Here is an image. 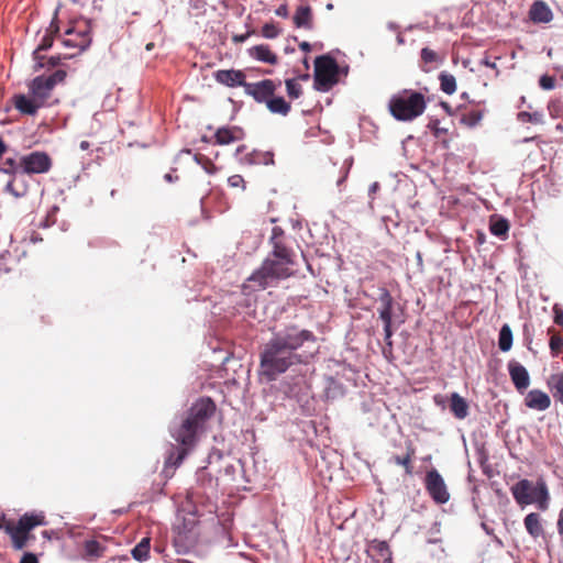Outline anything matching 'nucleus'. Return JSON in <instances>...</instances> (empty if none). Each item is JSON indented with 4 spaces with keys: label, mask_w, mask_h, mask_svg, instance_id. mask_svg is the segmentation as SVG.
Instances as JSON below:
<instances>
[{
    "label": "nucleus",
    "mask_w": 563,
    "mask_h": 563,
    "mask_svg": "<svg viewBox=\"0 0 563 563\" xmlns=\"http://www.w3.org/2000/svg\"><path fill=\"white\" fill-rule=\"evenodd\" d=\"M308 388L307 382L303 376L291 377L280 383V390L288 398L299 399Z\"/></svg>",
    "instance_id": "18"
},
{
    "label": "nucleus",
    "mask_w": 563,
    "mask_h": 563,
    "mask_svg": "<svg viewBox=\"0 0 563 563\" xmlns=\"http://www.w3.org/2000/svg\"><path fill=\"white\" fill-rule=\"evenodd\" d=\"M242 162L247 164H274V155L271 152H258L253 151L249 153L244 158H241Z\"/></svg>",
    "instance_id": "32"
},
{
    "label": "nucleus",
    "mask_w": 563,
    "mask_h": 563,
    "mask_svg": "<svg viewBox=\"0 0 563 563\" xmlns=\"http://www.w3.org/2000/svg\"><path fill=\"white\" fill-rule=\"evenodd\" d=\"M440 398H441L440 396H434L435 404H440Z\"/></svg>",
    "instance_id": "62"
},
{
    "label": "nucleus",
    "mask_w": 563,
    "mask_h": 563,
    "mask_svg": "<svg viewBox=\"0 0 563 563\" xmlns=\"http://www.w3.org/2000/svg\"><path fill=\"white\" fill-rule=\"evenodd\" d=\"M151 541L148 538H143L132 550V556L136 561H145L150 554Z\"/></svg>",
    "instance_id": "34"
},
{
    "label": "nucleus",
    "mask_w": 563,
    "mask_h": 563,
    "mask_svg": "<svg viewBox=\"0 0 563 563\" xmlns=\"http://www.w3.org/2000/svg\"><path fill=\"white\" fill-rule=\"evenodd\" d=\"M20 166L22 174H45L51 170L53 162L46 152L35 151L21 156Z\"/></svg>",
    "instance_id": "13"
},
{
    "label": "nucleus",
    "mask_w": 563,
    "mask_h": 563,
    "mask_svg": "<svg viewBox=\"0 0 563 563\" xmlns=\"http://www.w3.org/2000/svg\"><path fill=\"white\" fill-rule=\"evenodd\" d=\"M59 27L58 24L53 20L51 22L49 27L47 29L45 35L43 36L41 43L38 44L37 48L33 52V59L35 60V70H38L41 68L45 67L44 59L45 57L41 55L42 51H47L52 47L54 42V35L58 33Z\"/></svg>",
    "instance_id": "15"
},
{
    "label": "nucleus",
    "mask_w": 563,
    "mask_h": 563,
    "mask_svg": "<svg viewBox=\"0 0 563 563\" xmlns=\"http://www.w3.org/2000/svg\"><path fill=\"white\" fill-rule=\"evenodd\" d=\"M523 522L528 533L532 538L537 539L543 534V527L539 514L531 512L527 515Z\"/></svg>",
    "instance_id": "29"
},
{
    "label": "nucleus",
    "mask_w": 563,
    "mask_h": 563,
    "mask_svg": "<svg viewBox=\"0 0 563 563\" xmlns=\"http://www.w3.org/2000/svg\"><path fill=\"white\" fill-rule=\"evenodd\" d=\"M292 20L298 29L312 30L313 27V14L309 5L298 7Z\"/></svg>",
    "instance_id": "26"
},
{
    "label": "nucleus",
    "mask_w": 563,
    "mask_h": 563,
    "mask_svg": "<svg viewBox=\"0 0 563 563\" xmlns=\"http://www.w3.org/2000/svg\"><path fill=\"white\" fill-rule=\"evenodd\" d=\"M228 184L231 188H239L245 190L246 183L241 175H232L228 178Z\"/></svg>",
    "instance_id": "44"
},
{
    "label": "nucleus",
    "mask_w": 563,
    "mask_h": 563,
    "mask_svg": "<svg viewBox=\"0 0 563 563\" xmlns=\"http://www.w3.org/2000/svg\"><path fill=\"white\" fill-rule=\"evenodd\" d=\"M525 405L530 409L543 411L551 406V399L547 393L540 389H532L527 394Z\"/></svg>",
    "instance_id": "20"
},
{
    "label": "nucleus",
    "mask_w": 563,
    "mask_h": 563,
    "mask_svg": "<svg viewBox=\"0 0 563 563\" xmlns=\"http://www.w3.org/2000/svg\"><path fill=\"white\" fill-rule=\"evenodd\" d=\"M555 317H556V318L563 317V312H562V311H560V312H559V311H556V312H555Z\"/></svg>",
    "instance_id": "61"
},
{
    "label": "nucleus",
    "mask_w": 563,
    "mask_h": 563,
    "mask_svg": "<svg viewBox=\"0 0 563 563\" xmlns=\"http://www.w3.org/2000/svg\"><path fill=\"white\" fill-rule=\"evenodd\" d=\"M440 88L446 95H452L456 91V79L453 75L441 73L439 75Z\"/></svg>",
    "instance_id": "35"
},
{
    "label": "nucleus",
    "mask_w": 563,
    "mask_h": 563,
    "mask_svg": "<svg viewBox=\"0 0 563 563\" xmlns=\"http://www.w3.org/2000/svg\"><path fill=\"white\" fill-rule=\"evenodd\" d=\"M481 64H482V65H484V66H486V67H489V68H492V69H495V70L498 73V68H497L496 63L490 62L487 57H485L484 59H482Z\"/></svg>",
    "instance_id": "50"
},
{
    "label": "nucleus",
    "mask_w": 563,
    "mask_h": 563,
    "mask_svg": "<svg viewBox=\"0 0 563 563\" xmlns=\"http://www.w3.org/2000/svg\"><path fill=\"white\" fill-rule=\"evenodd\" d=\"M508 231H509V223L506 219L500 218L490 223V232H492V234H494L496 236L505 238L507 235Z\"/></svg>",
    "instance_id": "37"
},
{
    "label": "nucleus",
    "mask_w": 563,
    "mask_h": 563,
    "mask_svg": "<svg viewBox=\"0 0 563 563\" xmlns=\"http://www.w3.org/2000/svg\"><path fill=\"white\" fill-rule=\"evenodd\" d=\"M508 372L512 384L519 393L526 390L530 385V376L527 368L516 361L508 363Z\"/></svg>",
    "instance_id": "16"
},
{
    "label": "nucleus",
    "mask_w": 563,
    "mask_h": 563,
    "mask_svg": "<svg viewBox=\"0 0 563 563\" xmlns=\"http://www.w3.org/2000/svg\"><path fill=\"white\" fill-rule=\"evenodd\" d=\"M539 85L544 90H552L555 87V78L549 75H543L539 79Z\"/></svg>",
    "instance_id": "46"
},
{
    "label": "nucleus",
    "mask_w": 563,
    "mask_h": 563,
    "mask_svg": "<svg viewBox=\"0 0 563 563\" xmlns=\"http://www.w3.org/2000/svg\"><path fill=\"white\" fill-rule=\"evenodd\" d=\"M560 533H563V517L561 516L558 522Z\"/></svg>",
    "instance_id": "56"
},
{
    "label": "nucleus",
    "mask_w": 563,
    "mask_h": 563,
    "mask_svg": "<svg viewBox=\"0 0 563 563\" xmlns=\"http://www.w3.org/2000/svg\"><path fill=\"white\" fill-rule=\"evenodd\" d=\"M555 323H558L559 325L563 327V319L561 318H558V319H554Z\"/></svg>",
    "instance_id": "60"
},
{
    "label": "nucleus",
    "mask_w": 563,
    "mask_h": 563,
    "mask_svg": "<svg viewBox=\"0 0 563 563\" xmlns=\"http://www.w3.org/2000/svg\"><path fill=\"white\" fill-rule=\"evenodd\" d=\"M46 525V516L42 510L25 512L18 521L8 519L4 514L0 515V531H4L10 537L11 545L16 551L23 550L30 541L35 540V536L32 534L33 529Z\"/></svg>",
    "instance_id": "3"
},
{
    "label": "nucleus",
    "mask_w": 563,
    "mask_h": 563,
    "mask_svg": "<svg viewBox=\"0 0 563 563\" xmlns=\"http://www.w3.org/2000/svg\"><path fill=\"white\" fill-rule=\"evenodd\" d=\"M0 172L10 175L13 177L21 173L20 159L15 161L14 158H5L3 164L0 166Z\"/></svg>",
    "instance_id": "38"
},
{
    "label": "nucleus",
    "mask_w": 563,
    "mask_h": 563,
    "mask_svg": "<svg viewBox=\"0 0 563 563\" xmlns=\"http://www.w3.org/2000/svg\"><path fill=\"white\" fill-rule=\"evenodd\" d=\"M384 320H385L384 330H385L386 336L389 338L391 335V331H390L391 319L387 318V319H384Z\"/></svg>",
    "instance_id": "51"
},
{
    "label": "nucleus",
    "mask_w": 563,
    "mask_h": 563,
    "mask_svg": "<svg viewBox=\"0 0 563 563\" xmlns=\"http://www.w3.org/2000/svg\"><path fill=\"white\" fill-rule=\"evenodd\" d=\"M22 172L11 177L4 186L3 191L11 195L15 199L24 198L30 191V184Z\"/></svg>",
    "instance_id": "17"
},
{
    "label": "nucleus",
    "mask_w": 563,
    "mask_h": 563,
    "mask_svg": "<svg viewBox=\"0 0 563 563\" xmlns=\"http://www.w3.org/2000/svg\"><path fill=\"white\" fill-rule=\"evenodd\" d=\"M529 18L533 23H549L553 19V13L544 1L537 0L530 7Z\"/></svg>",
    "instance_id": "21"
},
{
    "label": "nucleus",
    "mask_w": 563,
    "mask_h": 563,
    "mask_svg": "<svg viewBox=\"0 0 563 563\" xmlns=\"http://www.w3.org/2000/svg\"><path fill=\"white\" fill-rule=\"evenodd\" d=\"M253 33H254V30H252V31H247V32H246V33H244V34L234 35V36L232 37V40H233V42H234V43H243V42H244V41H246V40L251 36V34H253Z\"/></svg>",
    "instance_id": "48"
},
{
    "label": "nucleus",
    "mask_w": 563,
    "mask_h": 563,
    "mask_svg": "<svg viewBox=\"0 0 563 563\" xmlns=\"http://www.w3.org/2000/svg\"><path fill=\"white\" fill-rule=\"evenodd\" d=\"M216 404L209 397L199 398L181 416L170 429V437L177 445L169 444L165 457V466H179L190 451L195 449L200 437L205 433L210 418L214 415Z\"/></svg>",
    "instance_id": "2"
},
{
    "label": "nucleus",
    "mask_w": 563,
    "mask_h": 563,
    "mask_svg": "<svg viewBox=\"0 0 563 563\" xmlns=\"http://www.w3.org/2000/svg\"><path fill=\"white\" fill-rule=\"evenodd\" d=\"M423 484L427 493L435 504L443 505L450 500V492L438 470L431 468L427 471Z\"/></svg>",
    "instance_id": "12"
},
{
    "label": "nucleus",
    "mask_w": 563,
    "mask_h": 563,
    "mask_svg": "<svg viewBox=\"0 0 563 563\" xmlns=\"http://www.w3.org/2000/svg\"><path fill=\"white\" fill-rule=\"evenodd\" d=\"M498 346L503 352L509 351L512 346V332L508 324H504L500 329Z\"/></svg>",
    "instance_id": "33"
},
{
    "label": "nucleus",
    "mask_w": 563,
    "mask_h": 563,
    "mask_svg": "<svg viewBox=\"0 0 563 563\" xmlns=\"http://www.w3.org/2000/svg\"><path fill=\"white\" fill-rule=\"evenodd\" d=\"M74 55H75L74 53H70V54H65L64 56H62V55L52 56L47 59L46 63L44 62L45 67L47 66L48 68H54L60 64L62 59L70 58Z\"/></svg>",
    "instance_id": "45"
},
{
    "label": "nucleus",
    "mask_w": 563,
    "mask_h": 563,
    "mask_svg": "<svg viewBox=\"0 0 563 563\" xmlns=\"http://www.w3.org/2000/svg\"><path fill=\"white\" fill-rule=\"evenodd\" d=\"M7 145L3 142V140L0 137V158L3 156V154L7 152Z\"/></svg>",
    "instance_id": "53"
},
{
    "label": "nucleus",
    "mask_w": 563,
    "mask_h": 563,
    "mask_svg": "<svg viewBox=\"0 0 563 563\" xmlns=\"http://www.w3.org/2000/svg\"><path fill=\"white\" fill-rule=\"evenodd\" d=\"M550 338V349L553 355H559L563 350V338L556 333L553 329H549Z\"/></svg>",
    "instance_id": "40"
},
{
    "label": "nucleus",
    "mask_w": 563,
    "mask_h": 563,
    "mask_svg": "<svg viewBox=\"0 0 563 563\" xmlns=\"http://www.w3.org/2000/svg\"><path fill=\"white\" fill-rule=\"evenodd\" d=\"M442 104H443V107L445 108V110H449V106H448V103L443 102Z\"/></svg>",
    "instance_id": "63"
},
{
    "label": "nucleus",
    "mask_w": 563,
    "mask_h": 563,
    "mask_svg": "<svg viewBox=\"0 0 563 563\" xmlns=\"http://www.w3.org/2000/svg\"><path fill=\"white\" fill-rule=\"evenodd\" d=\"M518 120L523 123L541 124L543 123V114L541 112L521 111L518 113Z\"/></svg>",
    "instance_id": "41"
},
{
    "label": "nucleus",
    "mask_w": 563,
    "mask_h": 563,
    "mask_svg": "<svg viewBox=\"0 0 563 563\" xmlns=\"http://www.w3.org/2000/svg\"><path fill=\"white\" fill-rule=\"evenodd\" d=\"M261 34L262 36H264L265 38H276L279 34H280V30L278 29V26L271 22V23H265L263 26H262V30H261Z\"/></svg>",
    "instance_id": "42"
},
{
    "label": "nucleus",
    "mask_w": 563,
    "mask_h": 563,
    "mask_svg": "<svg viewBox=\"0 0 563 563\" xmlns=\"http://www.w3.org/2000/svg\"><path fill=\"white\" fill-rule=\"evenodd\" d=\"M106 551L107 545L104 544V542H100L98 540H87L84 543L82 558L86 561L93 562L104 556Z\"/></svg>",
    "instance_id": "24"
},
{
    "label": "nucleus",
    "mask_w": 563,
    "mask_h": 563,
    "mask_svg": "<svg viewBox=\"0 0 563 563\" xmlns=\"http://www.w3.org/2000/svg\"><path fill=\"white\" fill-rule=\"evenodd\" d=\"M73 3L75 4H78V5H85L87 3L88 0H70Z\"/></svg>",
    "instance_id": "55"
},
{
    "label": "nucleus",
    "mask_w": 563,
    "mask_h": 563,
    "mask_svg": "<svg viewBox=\"0 0 563 563\" xmlns=\"http://www.w3.org/2000/svg\"><path fill=\"white\" fill-rule=\"evenodd\" d=\"M416 457V448L411 441H408L406 443V453L405 455H394L391 457V461L399 466H402L405 468V473L407 475H412L413 473V465L412 461Z\"/></svg>",
    "instance_id": "25"
},
{
    "label": "nucleus",
    "mask_w": 563,
    "mask_h": 563,
    "mask_svg": "<svg viewBox=\"0 0 563 563\" xmlns=\"http://www.w3.org/2000/svg\"><path fill=\"white\" fill-rule=\"evenodd\" d=\"M317 352V338L311 331L287 327L264 345L258 374L266 382H274L292 365L308 363Z\"/></svg>",
    "instance_id": "1"
},
{
    "label": "nucleus",
    "mask_w": 563,
    "mask_h": 563,
    "mask_svg": "<svg viewBox=\"0 0 563 563\" xmlns=\"http://www.w3.org/2000/svg\"><path fill=\"white\" fill-rule=\"evenodd\" d=\"M511 494L521 506L537 504L542 511L549 507L550 495L543 479H539L536 485L529 479H521L511 487Z\"/></svg>",
    "instance_id": "7"
},
{
    "label": "nucleus",
    "mask_w": 563,
    "mask_h": 563,
    "mask_svg": "<svg viewBox=\"0 0 563 563\" xmlns=\"http://www.w3.org/2000/svg\"><path fill=\"white\" fill-rule=\"evenodd\" d=\"M243 131L238 126L220 128L214 133V144L228 145L242 140Z\"/></svg>",
    "instance_id": "22"
},
{
    "label": "nucleus",
    "mask_w": 563,
    "mask_h": 563,
    "mask_svg": "<svg viewBox=\"0 0 563 563\" xmlns=\"http://www.w3.org/2000/svg\"><path fill=\"white\" fill-rule=\"evenodd\" d=\"M247 53L252 58L269 65H276L278 63V56L267 44L252 46L247 49Z\"/></svg>",
    "instance_id": "23"
},
{
    "label": "nucleus",
    "mask_w": 563,
    "mask_h": 563,
    "mask_svg": "<svg viewBox=\"0 0 563 563\" xmlns=\"http://www.w3.org/2000/svg\"><path fill=\"white\" fill-rule=\"evenodd\" d=\"M339 66L335 59L322 55L314 60L313 87L319 91H328L338 82Z\"/></svg>",
    "instance_id": "8"
},
{
    "label": "nucleus",
    "mask_w": 563,
    "mask_h": 563,
    "mask_svg": "<svg viewBox=\"0 0 563 563\" xmlns=\"http://www.w3.org/2000/svg\"><path fill=\"white\" fill-rule=\"evenodd\" d=\"M275 13H276V15H278V16L287 18V16L289 15V11H288V7H287V4H280V5L275 10Z\"/></svg>",
    "instance_id": "49"
},
{
    "label": "nucleus",
    "mask_w": 563,
    "mask_h": 563,
    "mask_svg": "<svg viewBox=\"0 0 563 563\" xmlns=\"http://www.w3.org/2000/svg\"><path fill=\"white\" fill-rule=\"evenodd\" d=\"M294 264L267 256L262 265L244 282L243 290L252 292L274 287L295 274Z\"/></svg>",
    "instance_id": "4"
},
{
    "label": "nucleus",
    "mask_w": 563,
    "mask_h": 563,
    "mask_svg": "<svg viewBox=\"0 0 563 563\" xmlns=\"http://www.w3.org/2000/svg\"><path fill=\"white\" fill-rule=\"evenodd\" d=\"M153 47H154V43H148V44H146L145 49L146 51H152Z\"/></svg>",
    "instance_id": "59"
},
{
    "label": "nucleus",
    "mask_w": 563,
    "mask_h": 563,
    "mask_svg": "<svg viewBox=\"0 0 563 563\" xmlns=\"http://www.w3.org/2000/svg\"><path fill=\"white\" fill-rule=\"evenodd\" d=\"M377 311L379 312V317H395V311L393 308V297L386 288L379 289L378 300L376 302Z\"/></svg>",
    "instance_id": "28"
},
{
    "label": "nucleus",
    "mask_w": 563,
    "mask_h": 563,
    "mask_svg": "<svg viewBox=\"0 0 563 563\" xmlns=\"http://www.w3.org/2000/svg\"><path fill=\"white\" fill-rule=\"evenodd\" d=\"M450 409L457 419H464L468 415V405L457 393L451 395Z\"/></svg>",
    "instance_id": "31"
},
{
    "label": "nucleus",
    "mask_w": 563,
    "mask_h": 563,
    "mask_svg": "<svg viewBox=\"0 0 563 563\" xmlns=\"http://www.w3.org/2000/svg\"><path fill=\"white\" fill-rule=\"evenodd\" d=\"M14 108L22 114L35 115L38 109L43 108L35 97L25 95H15L12 98Z\"/></svg>",
    "instance_id": "19"
},
{
    "label": "nucleus",
    "mask_w": 563,
    "mask_h": 563,
    "mask_svg": "<svg viewBox=\"0 0 563 563\" xmlns=\"http://www.w3.org/2000/svg\"><path fill=\"white\" fill-rule=\"evenodd\" d=\"M67 73L64 69H57L49 76H37L29 84L31 96L35 97L38 103L44 107L51 98L57 84L65 81Z\"/></svg>",
    "instance_id": "9"
},
{
    "label": "nucleus",
    "mask_w": 563,
    "mask_h": 563,
    "mask_svg": "<svg viewBox=\"0 0 563 563\" xmlns=\"http://www.w3.org/2000/svg\"><path fill=\"white\" fill-rule=\"evenodd\" d=\"M280 80L263 79L249 86L251 97L258 103H265L269 112L286 117L290 110V102L284 97L276 96L275 92L280 87Z\"/></svg>",
    "instance_id": "6"
},
{
    "label": "nucleus",
    "mask_w": 563,
    "mask_h": 563,
    "mask_svg": "<svg viewBox=\"0 0 563 563\" xmlns=\"http://www.w3.org/2000/svg\"><path fill=\"white\" fill-rule=\"evenodd\" d=\"M483 119V112L481 110H471L465 112L461 117V122L470 128L476 126Z\"/></svg>",
    "instance_id": "36"
},
{
    "label": "nucleus",
    "mask_w": 563,
    "mask_h": 563,
    "mask_svg": "<svg viewBox=\"0 0 563 563\" xmlns=\"http://www.w3.org/2000/svg\"><path fill=\"white\" fill-rule=\"evenodd\" d=\"M421 57V70L424 73L431 71L435 68L437 65L443 62V57H441L435 51L423 47L420 52Z\"/></svg>",
    "instance_id": "27"
},
{
    "label": "nucleus",
    "mask_w": 563,
    "mask_h": 563,
    "mask_svg": "<svg viewBox=\"0 0 563 563\" xmlns=\"http://www.w3.org/2000/svg\"><path fill=\"white\" fill-rule=\"evenodd\" d=\"M547 383L553 398L563 405V372L552 374Z\"/></svg>",
    "instance_id": "30"
},
{
    "label": "nucleus",
    "mask_w": 563,
    "mask_h": 563,
    "mask_svg": "<svg viewBox=\"0 0 563 563\" xmlns=\"http://www.w3.org/2000/svg\"><path fill=\"white\" fill-rule=\"evenodd\" d=\"M427 108L422 91L402 89L393 95L388 102L390 114L398 121L410 122L420 117Z\"/></svg>",
    "instance_id": "5"
},
{
    "label": "nucleus",
    "mask_w": 563,
    "mask_h": 563,
    "mask_svg": "<svg viewBox=\"0 0 563 563\" xmlns=\"http://www.w3.org/2000/svg\"><path fill=\"white\" fill-rule=\"evenodd\" d=\"M269 244L272 246L269 257L296 264V253L289 245L288 238L280 227L273 228Z\"/></svg>",
    "instance_id": "11"
},
{
    "label": "nucleus",
    "mask_w": 563,
    "mask_h": 563,
    "mask_svg": "<svg viewBox=\"0 0 563 563\" xmlns=\"http://www.w3.org/2000/svg\"><path fill=\"white\" fill-rule=\"evenodd\" d=\"M299 48L303 52H309L311 49V45L310 43L303 41L299 44Z\"/></svg>",
    "instance_id": "52"
},
{
    "label": "nucleus",
    "mask_w": 563,
    "mask_h": 563,
    "mask_svg": "<svg viewBox=\"0 0 563 563\" xmlns=\"http://www.w3.org/2000/svg\"><path fill=\"white\" fill-rule=\"evenodd\" d=\"M20 563H38L35 554L26 552L22 555Z\"/></svg>",
    "instance_id": "47"
},
{
    "label": "nucleus",
    "mask_w": 563,
    "mask_h": 563,
    "mask_svg": "<svg viewBox=\"0 0 563 563\" xmlns=\"http://www.w3.org/2000/svg\"><path fill=\"white\" fill-rule=\"evenodd\" d=\"M207 164L211 167V169H208L207 166H206L205 168L207 169V172L213 173L214 165L209 159H207Z\"/></svg>",
    "instance_id": "57"
},
{
    "label": "nucleus",
    "mask_w": 563,
    "mask_h": 563,
    "mask_svg": "<svg viewBox=\"0 0 563 563\" xmlns=\"http://www.w3.org/2000/svg\"><path fill=\"white\" fill-rule=\"evenodd\" d=\"M90 24L87 20H78L66 29L65 37L62 43L65 47L75 48L81 52L87 48L91 42Z\"/></svg>",
    "instance_id": "10"
},
{
    "label": "nucleus",
    "mask_w": 563,
    "mask_h": 563,
    "mask_svg": "<svg viewBox=\"0 0 563 563\" xmlns=\"http://www.w3.org/2000/svg\"><path fill=\"white\" fill-rule=\"evenodd\" d=\"M373 549L377 552V554L384 559L385 561L390 559V550L385 541H375L373 544Z\"/></svg>",
    "instance_id": "43"
},
{
    "label": "nucleus",
    "mask_w": 563,
    "mask_h": 563,
    "mask_svg": "<svg viewBox=\"0 0 563 563\" xmlns=\"http://www.w3.org/2000/svg\"><path fill=\"white\" fill-rule=\"evenodd\" d=\"M287 95L290 99H298L302 95V87L295 78L285 80Z\"/></svg>",
    "instance_id": "39"
},
{
    "label": "nucleus",
    "mask_w": 563,
    "mask_h": 563,
    "mask_svg": "<svg viewBox=\"0 0 563 563\" xmlns=\"http://www.w3.org/2000/svg\"><path fill=\"white\" fill-rule=\"evenodd\" d=\"M244 148H245V146H244V145L239 146V147L236 148L235 155H236V156H239V155L242 153V151H243Z\"/></svg>",
    "instance_id": "58"
},
{
    "label": "nucleus",
    "mask_w": 563,
    "mask_h": 563,
    "mask_svg": "<svg viewBox=\"0 0 563 563\" xmlns=\"http://www.w3.org/2000/svg\"><path fill=\"white\" fill-rule=\"evenodd\" d=\"M214 79L227 87H243L244 92L251 96V89L249 86H252L254 82H246L245 74L242 70L235 69H220L214 73Z\"/></svg>",
    "instance_id": "14"
},
{
    "label": "nucleus",
    "mask_w": 563,
    "mask_h": 563,
    "mask_svg": "<svg viewBox=\"0 0 563 563\" xmlns=\"http://www.w3.org/2000/svg\"><path fill=\"white\" fill-rule=\"evenodd\" d=\"M79 147L80 150L86 151L90 147V143L88 141H81Z\"/></svg>",
    "instance_id": "54"
}]
</instances>
